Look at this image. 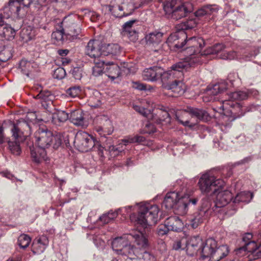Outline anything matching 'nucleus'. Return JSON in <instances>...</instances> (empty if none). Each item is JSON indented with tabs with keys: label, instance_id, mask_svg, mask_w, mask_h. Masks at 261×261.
I'll return each instance as SVG.
<instances>
[{
	"label": "nucleus",
	"instance_id": "obj_1",
	"mask_svg": "<svg viewBox=\"0 0 261 261\" xmlns=\"http://www.w3.org/2000/svg\"><path fill=\"white\" fill-rule=\"evenodd\" d=\"M249 92L244 91H239L231 93L229 95V99L223 101L220 106L214 109L216 111L225 110L229 112L231 116L229 117L225 114L221 115L220 123L222 125L229 127L230 122L237 118L245 115L246 112L252 111L255 109L254 105L249 106H243L237 100H243L248 98Z\"/></svg>",
	"mask_w": 261,
	"mask_h": 261
},
{
	"label": "nucleus",
	"instance_id": "obj_2",
	"mask_svg": "<svg viewBox=\"0 0 261 261\" xmlns=\"http://www.w3.org/2000/svg\"><path fill=\"white\" fill-rule=\"evenodd\" d=\"M166 43L172 50H185L188 58H194L197 53H200L201 48L204 45V41L201 37H193L188 38L187 35L184 31H178L171 34L168 38Z\"/></svg>",
	"mask_w": 261,
	"mask_h": 261
},
{
	"label": "nucleus",
	"instance_id": "obj_3",
	"mask_svg": "<svg viewBox=\"0 0 261 261\" xmlns=\"http://www.w3.org/2000/svg\"><path fill=\"white\" fill-rule=\"evenodd\" d=\"M139 204L138 214H130V220L139 224L144 228H147L148 226L155 224L158 220V206L147 202H141Z\"/></svg>",
	"mask_w": 261,
	"mask_h": 261
},
{
	"label": "nucleus",
	"instance_id": "obj_4",
	"mask_svg": "<svg viewBox=\"0 0 261 261\" xmlns=\"http://www.w3.org/2000/svg\"><path fill=\"white\" fill-rule=\"evenodd\" d=\"M228 252L227 245H223L218 247L216 240L209 238L204 242L199 254L203 259L208 258L211 261H219L225 257Z\"/></svg>",
	"mask_w": 261,
	"mask_h": 261
},
{
	"label": "nucleus",
	"instance_id": "obj_5",
	"mask_svg": "<svg viewBox=\"0 0 261 261\" xmlns=\"http://www.w3.org/2000/svg\"><path fill=\"white\" fill-rule=\"evenodd\" d=\"M201 61L197 58H188L187 60H183L179 62L171 67V70L164 72L162 68L161 75L160 76V79L161 80L162 83V87L165 88L170 83H171L175 78V75L177 72L180 74L184 70H188L192 67L195 66L196 63L201 62Z\"/></svg>",
	"mask_w": 261,
	"mask_h": 261
},
{
	"label": "nucleus",
	"instance_id": "obj_6",
	"mask_svg": "<svg viewBox=\"0 0 261 261\" xmlns=\"http://www.w3.org/2000/svg\"><path fill=\"white\" fill-rule=\"evenodd\" d=\"M134 239L135 242L139 248H147L148 247V240L143 232L140 230H135L130 233L127 238L125 237L115 238L111 244L113 250L117 254H120L122 251L121 250L129 244L128 239Z\"/></svg>",
	"mask_w": 261,
	"mask_h": 261
},
{
	"label": "nucleus",
	"instance_id": "obj_7",
	"mask_svg": "<svg viewBox=\"0 0 261 261\" xmlns=\"http://www.w3.org/2000/svg\"><path fill=\"white\" fill-rule=\"evenodd\" d=\"M36 143L38 146L45 150L50 146L57 149L62 144L60 136H54L51 132L47 128L39 127L34 133Z\"/></svg>",
	"mask_w": 261,
	"mask_h": 261
},
{
	"label": "nucleus",
	"instance_id": "obj_8",
	"mask_svg": "<svg viewBox=\"0 0 261 261\" xmlns=\"http://www.w3.org/2000/svg\"><path fill=\"white\" fill-rule=\"evenodd\" d=\"M198 184L201 193L208 194L212 192L214 195L225 185V182L221 179H216L210 173H205L201 175Z\"/></svg>",
	"mask_w": 261,
	"mask_h": 261
},
{
	"label": "nucleus",
	"instance_id": "obj_9",
	"mask_svg": "<svg viewBox=\"0 0 261 261\" xmlns=\"http://www.w3.org/2000/svg\"><path fill=\"white\" fill-rule=\"evenodd\" d=\"M63 28L65 35L69 39L76 38L81 31V24L77 16L65 18L58 25Z\"/></svg>",
	"mask_w": 261,
	"mask_h": 261
},
{
	"label": "nucleus",
	"instance_id": "obj_10",
	"mask_svg": "<svg viewBox=\"0 0 261 261\" xmlns=\"http://www.w3.org/2000/svg\"><path fill=\"white\" fill-rule=\"evenodd\" d=\"M95 130L101 136L110 135L114 131V127L111 120L109 117L105 115L96 116L94 120Z\"/></svg>",
	"mask_w": 261,
	"mask_h": 261
},
{
	"label": "nucleus",
	"instance_id": "obj_11",
	"mask_svg": "<svg viewBox=\"0 0 261 261\" xmlns=\"http://www.w3.org/2000/svg\"><path fill=\"white\" fill-rule=\"evenodd\" d=\"M74 145L82 152H87L95 146V139L86 132H79L74 141Z\"/></svg>",
	"mask_w": 261,
	"mask_h": 261
},
{
	"label": "nucleus",
	"instance_id": "obj_12",
	"mask_svg": "<svg viewBox=\"0 0 261 261\" xmlns=\"http://www.w3.org/2000/svg\"><path fill=\"white\" fill-rule=\"evenodd\" d=\"M228 83H218L207 87L204 96V101L205 102L214 101L216 99L215 96L223 92L228 88Z\"/></svg>",
	"mask_w": 261,
	"mask_h": 261
},
{
	"label": "nucleus",
	"instance_id": "obj_13",
	"mask_svg": "<svg viewBox=\"0 0 261 261\" xmlns=\"http://www.w3.org/2000/svg\"><path fill=\"white\" fill-rule=\"evenodd\" d=\"M136 20H131L124 23L121 31V34L124 37H126L130 41L136 42L138 40L139 31L136 27Z\"/></svg>",
	"mask_w": 261,
	"mask_h": 261
},
{
	"label": "nucleus",
	"instance_id": "obj_14",
	"mask_svg": "<svg viewBox=\"0 0 261 261\" xmlns=\"http://www.w3.org/2000/svg\"><path fill=\"white\" fill-rule=\"evenodd\" d=\"M103 43L99 40H90L85 48V54L94 60L102 56Z\"/></svg>",
	"mask_w": 261,
	"mask_h": 261
},
{
	"label": "nucleus",
	"instance_id": "obj_15",
	"mask_svg": "<svg viewBox=\"0 0 261 261\" xmlns=\"http://www.w3.org/2000/svg\"><path fill=\"white\" fill-rule=\"evenodd\" d=\"M204 241L199 236H193L186 241V252L188 255L193 256L200 252Z\"/></svg>",
	"mask_w": 261,
	"mask_h": 261
},
{
	"label": "nucleus",
	"instance_id": "obj_16",
	"mask_svg": "<svg viewBox=\"0 0 261 261\" xmlns=\"http://www.w3.org/2000/svg\"><path fill=\"white\" fill-rule=\"evenodd\" d=\"M192 10L193 8L191 4L184 3L175 6L171 10V12L168 13L166 15L169 17L177 20L186 17L188 14L192 11Z\"/></svg>",
	"mask_w": 261,
	"mask_h": 261
},
{
	"label": "nucleus",
	"instance_id": "obj_17",
	"mask_svg": "<svg viewBox=\"0 0 261 261\" xmlns=\"http://www.w3.org/2000/svg\"><path fill=\"white\" fill-rule=\"evenodd\" d=\"M218 9V7L216 5H205L198 9L194 14L197 18L204 17L205 21H209Z\"/></svg>",
	"mask_w": 261,
	"mask_h": 261
},
{
	"label": "nucleus",
	"instance_id": "obj_18",
	"mask_svg": "<svg viewBox=\"0 0 261 261\" xmlns=\"http://www.w3.org/2000/svg\"><path fill=\"white\" fill-rule=\"evenodd\" d=\"M121 5H118L119 11H123V15L126 16L130 15L134 11L141 7L142 3L138 4L134 2V0H116Z\"/></svg>",
	"mask_w": 261,
	"mask_h": 261
},
{
	"label": "nucleus",
	"instance_id": "obj_19",
	"mask_svg": "<svg viewBox=\"0 0 261 261\" xmlns=\"http://www.w3.org/2000/svg\"><path fill=\"white\" fill-rule=\"evenodd\" d=\"M216 199L215 206L221 207L226 206L232 200V193L228 190L220 191V189L216 194Z\"/></svg>",
	"mask_w": 261,
	"mask_h": 261
},
{
	"label": "nucleus",
	"instance_id": "obj_20",
	"mask_svg": "<svg viewBox=\"0 0 261 261\" xmlns=\"http://www.w3.org/2000/svg\"><path fill=\"white\" fill-rule=\"evenodd\" d=\"M84 113L79 110L73 111L69 115V120L74 125L85 128L88 123L84 117Z\"/></svg>",
	"mask_w": 261,
	"mask_h": 261
},
{
	"label": "nucleus",
	"instance_id": "obj_21",
	"mask_svg": "<svg viewBox=\"0 0 261 261\" xmlns=\"http://www.w3.org/2000/svg\"><path fill=\"white\" fill-rule=\"evenodd\" d=\"M48 245V240L46 236L42 235L34 241L32 245V250L34 253H42Z\"/></svg>",
	"mask_w": 261,
	"mask_h": 261
},
{
	"label": "nucleus",
	"instance_id": "obj_22",
	"mask_svg": "<svg viewBox=\"0 0 261 261\" xmlns=\"http://www.w3.org/2000/svg\"><path fill=\"white\" fill-rule=\"evenodd\" d=\"M182 191L181 192H171L168 193L163 201L162 206H164L166 209L170 210L174 208L175 205L180 198L179 195L181 194Z\"/></svg>",
	"mask_w": 261,
	"mask_h": 261
},
{
	"label": "nucleus",
	"instance_id": "obj_23",
	"mask_svg": "<svg viewBox=\"0 0 261 261\" xmlns=\"http://www.w3.org/2000/svg\"><path fill=\"white\" fill-rule=\"evenodd\" d=\"M225 48V46L223 44L218 43L212 46L207 48L203 52L201 53V49L200 53H197L195 55L196 57H199L201 62L198 63H196L195 66L198 64H202L203 62V58L209 55L218 54L222 51Z\"/></svg>",
	"mask_w": 261,
	"mask_h": 261
},
{
	"label": "nucleus",
	"instance_id": "obj_24",
	"mask_svg": "<svg viewBox=\"0 0 261 261\" xmlns=\"http://www.w3.org/2000/svg\"><path fill=\"white\" fill-rule=\"evenodd\" d=\"M112 141V139L111 138L107 139L106 142L108 146L106 147L107 148H106L105 150L109 151L111 158H114L119 155L124 150L125 148L124 146L125 145L124 144V143L122 142V143H119L117 145L114 146L111 145Z\"/></svg>",
	"mask_w": 261,
	"mask_h": 261
},
{
	"label": "nucleus",
	"instance_id": "obj_25",
	"mask_svg": "<svg viewBox=\"0 0 261 261\" xmlns=\"http://www.w3.org/2000/svg\"><path fill=\"white\" fill-rule=\"evenodd\" d=\"M146 248H139L138 246V247H134L129 243L126 247L121 250L122 251L120 254L126 256L127 257V258L125 259L126 261H128V259L132 260H136L138 259V257H140L138 255L139 251H141V249Z\"/></svg>",
	"mask_w": 261,
	"mask_h": 261
},
{
	"label": "nucleus",
	"instance_id": "obj_26",
	"mask_svg": "<svg viewBox=\"0 0 261 261\" xmlns=\"http://www.w3.org/2000/svg\"><path fill=\"white\" fill-rule=\"evenodd\" d=\"M30 152L31 158L34 162L36 163H40L43 161H46L47 156L46 151L44 149L39 147L30 146Z\"/></svg>",
	"mask_w": 261,
	"mask_h": 261
},
{
	"label": "nucleus",
	"instance_id": "obj_27",
	"mask_svg": "<svg viewBox=\"0 0 261 261\" xmlns=\"http://www.w3.org/2000/svg\"><path fill=\"white\" fill-rule=\"evenodd\" d=\"M162 68L154 66L145 69L143 72L144 80L150 81H155L160 79L161 75Z\"/></svg>",
	"mask_w": 261,
	"mask_h": 261
},
{
	"label": "nucleus",
	"instance_id": "obj_28",
	"mask_svg": "<svg viewBox=\"0 0 261 261\" xmlns=\"http://www.w3.org/2000/svg\"><path fill=\"white\" fill-rule=\"evenodd\" d=\"M105 72L108 76L113 81L119 77L121 75L119 66L113 62H106Z\"/></svg>",
	"mask_w": 261,
	"mask_h": 261
},
{
	"label": "nucleus",
	"instance_id": "obj_29",
	"mask_svg": "<svg viewBox=\"0 0 261 261\" xmlns=\"http://www.w3.org/2000/svg\"><path fill=\"white\" fill-rule=\"evenodd\" d=\"M165 221L169 230L180 232L184 228V223L178 217H170Z\"/></svg>",
	"mask_w": 261,
	"mask_h": 261
},
{
	"label": "nucleus",
	"instance_id": "obj_30",
	"mask_svg": "<svg viewBox=\"0 0 261 261\" xmlns=\"http://www.w3.org/2000/svg\"><path fill=\"white\" fill-rule=\"evenodd\" d=\"M28 2L27 3L24 0H10L8 6L10 10L14 14V16L19 17V11L21 8V5L25 7H29L32 3V0H27Z\"/></svg>",
	"mask_w": 261,
	"mask_h": 261
},
{
	"label": "nucleus",
	"instance_id": "obj_31",
	"mask_svg": "<svg viewBox=\"0 0 261 261\" xmlns=\"http://www.w3.org/2000/svg\"><path fill=\"white\" fill-rule=\"evenodd\" d=\"M15 31L4 21L0 19V36L7 40H12L15 36Z\"/></svg>",
	"mask_w": 261,
	"mask_h": 261
},
{
	"label": "nucleus",
	"instance_id": "obj_32",
	"mask_svg": "<svg viewBox=\"0 0 261 261\" xmlns=\"http://www.w3.org/2000/svg\"><path fill=\"white\" fill-rule=\"evenodd\" d=\"M165 89L171 90L174 93L180 95L184 93L186 86L181 81L174 79Z\"/></svg>",
	"mask_w": 261,
	"mask_h": 261
},
{
	"label": "nucleus",
	"instance_id": "obj_33",
	"mask_svg": "<svg viewBox=\"0 0 261 261\" xmlns=\"http://www.w3.org/2000/svg\"><path fill=\"white\" fill-rule=\"evenodd\" d=\"M180 198H178V201L175 205L174 209L176 211V213L180 215H184L186 214L188 211L189 205L188 201L185 200V197L184 196V193L179 195Z\"/></svg>",
	"mask_w": 261,
	"mask_h": 261
},
{
	"label": "nucleus",
	"instance_id": "obj_34",
	"mask_svg": "<svg viewBox=\"0 0 261 261\" xmlns=\"http://www.w3.org/2000/svg\"><path fill=\"white\" fill-rule=\"evenodd\" d=\"M121 48L117 44L103 43L102 56H107L110 55L118 56L120 54Z\"/></svg>",
	"mask_w": 261,
	"mask_h": 261
},
{
	"label": "nucleus",
	"instance_id": "obj_35",
	"mask_svg": "<svg viewBox=\"0 0 261 261\" xmlns=\"http://www.w3.org/2000/svg\"><path fill=\"white\" fill-rule=\"evenodd\" d=\"M257 245L256 242L253 241L252 242H249L246 243V245H244L242 247L238 248L236 250L237 254H240L242 251H247L250 254L248 255L249 260H253L254 255L255 254V250L256 249Z\"/></svg>",
	"mask_w": 261,
	"mask_h": 261
},
{
	"label": "nucleus",
	"instance_id": "obj_36",
	"mask_svg": "<svg viewBox=\"0 0 261 261\" xmlns=\"http://www.w3.org/2000/svg\"><path fill=\"white\" fill-rule=\"evenodd\" d=\"M206 210H200L196 213L193 218L190 221V225L193 228H196L200 224L202 223L206 218Z\"/></svg>",
	"mask_w": 261,
	"mask_h": 261
},
{
	"label": "nucleus",
	"instance_id": "obj_37",
	"mask_svg": "<svg viewBox=\"0 0 261 261\" xmlns=\"http://www.w3.org/2000/svg\"><path fill=\"white\" fill-rule=\"evenodd\" d=\"M69 115L64 111H57L52 115V122L56 125H60L61 123L69 119Z\"/></svg>",
	"mask_w": 261,
	"mask_h": 261
},
{
	"label": "nucleus",
	"instance_id": "obj_38",
	"mask_svg": "<svg viewBox=\"0 0 261 261\" xmlns=\"http://www.w3.org/2000/svg\"><path fill=\"white\" fill-rule=\"evenodd\" d=\"M163 33L155 31L149 33L145 37V41L147 44H154L159 43L162 39Z\"/></svg>",
	"mask_w": 261,
	"mask_h": 261
},
{
	"label": "nucleus",
	"instance_id": "obj_39",
	"mask_svg": "<svg viewBox=\"0 0 261 261\" xmlns=\"http://www.w3.org/2000/svg\"><path fill=\"white\" fill-rule=\"evenodd\" d=\"M197 22L195 18H192L186 21L182 22L176 25L177 30L178 31H185L195 28Z\"/></svg>",
	"mask_w": 261,
	"mask_h": 261
},
{
	"label": "nucleus",
	"instance_id": "obj_40",
	"mask_svg": "<svg viewBox=\"0 0 261 261\" xmlns=\"http://www.w3.org/2000/svg\"><path fill=\"white\" fill-rule=\"evenodd\" d=\"M20 36L24 42H28L34 39L36 36L35 31L31 27H28L22 29Z\"/></svg>",
	"mask_w": 261,
	"mask_h": 261
},
{
	"label": "nucleus",
	"instance_id": "obj_41",
	"mask_svg": "<svg viewBox=\"0 0 261 261\" xmlns=\"http://www.w3.org/2000/svg\"><path fill=\"white\" fill-rule=\"evenodd\" d=\"M253 196V194L250 192H241L236 195L233 202L234 203L244 202L247 203L251 201Z\"/></svg>",
	"mask_w": 261,
	"mask_h": 261
},
{
	"label": "nucleus",
	"instance_id": "obj_42",
	"mask_svg": "<svg viewBox=\"0 0 261 261\" xmlns=\"http://www.w3.org/2000/svg\"><path fill=\"white\" fill-rule=\"evenodd\" d=\"M189 113L193 117H195L199 120H203L207 116V113L202 109L193 107L188 108Z\"/></svg>",
	"mask_w": 261,
	"mask_h": 261
},
{
	"label": "nucleus",
	"instance_id": "obj_43",
	"mask_svg": "<svg viewBox=\"0 0 261 261\" xmlns=\"http://www.w3.org/2000/svg\"><path fill=\"white\" fill-rule=\"evenodd\" d=\"M118 5H121L120 3H118L116 0L111 1L109 5L106 6V8L111 12L114 16L116 17H122L124 16L122 11H119L118 10Z\"/></svg>",
	"mask_w": 261,
	"mask_h": 261
},
{
	"label": "nucleus",
	"instance_id": "obj_44",
	"mask_svg": "<svg viewBox=\"0 0 261 261\" xmlns=\"http://www.w3.org/2000/svg\"><path fill=\"white\" fill-rule=\"evenodd\" d=\"M162 3L164 11L167 14L169 12H171V10L178 5L179 0H160Z\"/></svg>",
	"mask_w": 261,
	"mask_h": 261
},
{
	"label": "nucleus",
	"instance_id": "obj_45",
	"mask_svg": "<svg viewBox=\"0 0 261 261\" xmlns=\"http://www.w3.org/2000/svg\"><path fill=\"white\" fill-rule=\"evenodd\" d=\"M258 53V49L254 48L253 50L250 51L249 53L245 51L242 55L240 56V57H238L237 55L236 52H233L232 54L237 56L236 58L240 61H247L250 60L252 57L256 56Z\"/></svg>",
	"mask_w": 261,
	"mask_h": 261
},
{
	"label": "nucleus",
	"instance_id": "obj_46",
	"mask_svg": "<svg viewBox=\"0 0 261 261\" xmlns=\"http://www.w3.org/2000/svg\"><path fill=\"white\" fill-rule=\"evenodd\" d=\"M8 148L11 153L13 155H19L21 152L19 141H8Z\"/></svg>",
	"mask_w": 261,
	"mask_h": 261
},
{
	"label": "nucleus",
	"instance_id": "obj_47",
	"mask_svg": "<svg viewBox=\"0 0 261 261\" xmlns=\"http://www.w3.org/2000/svg\"><path fill=\"white\" fill-rule=\"evenodd\" d=\"M98 61V62H96V60H94L95 66L93 67L92 70V74L95 76L101 75L103 73V70L105 69L106 62L99 60Z\"/></svg>",
	"mask_w": 261,
	"mask_h": 261
},
{
	"label": "nucleus",
	"instance_id": "obj_48",
	"mask_svg": "<svg viewBox=\"0 0 261 261\" xmlns=\"http://www.w3.org/2000/svg\"><path fill=\"white\" fill-rule=\"evenodd\" d=\"M19 68L23 74L29 76L32 68V63L25 60H21L19 62Z\"/></svg>",
	"mask_w": 261,
	"mask_h": 261
},
{
	"label": "nucleus",
	"instance_id": "obj_49",
	"mask_svg": "<svg viewBox=\"0 0 261 261\" xmlns=\"http://www.w3.org/2000/svg\"><path fill=\"white\" fill-rule=\"evenodd\" d=\"M31 241V238L27 234H22L18 238V244L23 249L27 248Z\"/></svg>",
	"mask_w": 261,
	"mask_h": 261
},
{
	"label": "nucleus",
	"instance_id": "obj_50",
	"mask_svg": "<svg viewBox=\"0 0 261 261\" xmlns=\"http://www.w3.org/2000/svg\"><path fill=\"white\" fill-rule=\"evenodd\" d=\"M145 249H141L139 251V255L140 257H138L139 261H156L154 256L152 255L150 252L144 250Z\"/></svg>",
	"mask_w": 261,
	"mask_h": 261
},
{
	"label": "nucleus",
	"instance_id": "obj_51",
	"mask_svg": "<svg viewBox=\"0 0 261 261\" xmlns=\"http://www.w3.org/2000/svg\"><path fill=\"white\" fill-rule=\"evenodd\" d=\"M11 49L10 48L4 46L0 50V60L3 62H6L12 57Z\"/></svg>",
	"mask_w": 261,
	"mask_h": 261
},
{
	"label": "nucleus",
	"instance_id": "obj_52",
	"mask_svg": "<svg viewBox=\"0 0 261 261\" xmlns=\"http://www.w3.org/2000/svg\"><path fill=\"white\" fill-rule=\"evenodd\" d=\"M145 140V138L142 136H135L132 137H129L127 139L122 140L123 143L125 145L129 143H143Z\"/></svg>",
	"mask_w": 261,
	"mask_h": 261
},
{
	"label": "nucleus",
	"instance_id": "obj_53",
	"mask_svg": "<svg viewBox=\"0 0 261 261\" xmlns=\"http://www.w3.org/2000/svg\"><path fill=\"white\" fill-rule=\"evenodd\" d=\"M34 23L39 29H42L44 31H46L48 29V23L46 22V19L45 17H42L41 18H36L34 20Z\"/></svg>",
	"mask_w": 261,
	"mask_h": 261
},
{
	"label": "nucleus",
	"instance_id": "obj_54",
	"mask_svg": "<svg viewBox=\"0 0 261 261\" xmlns=\"http://www.w3.org/2000/svg\"><path fill=\"white\" fill-rule=\"evenodd\" d=\"M12 137L15 140L19 141V139L22 140L23 133L19 129L17 126L14 124L11 128Z\"/></svg>",
	"mask_w": 261,
	"mask_h": 261
},
{
	"label": "nucleus",
	"instance_id": "obj_55",
	"mask_svg": "<svg viewBox=\"0 0 261 261\" xmlns=\"http://www.w3.org/2000/svg\"><path fill=\"white\" fill-rule=\"evenodd\" d=\"M186 241L187 239L184 238L175 240L172 245L173 249L176 250L185 249L186 247Z\"/></svg>",
	"mask_w": 261,
	"mask_h": 261
},
{
	"label": "nucleus",
	"instance_id": "obj_56",
	"mask_svg": "<svg viewBox=\"0 0 261 261\" xmlns=\"http://www.w3.org/2000/svg\"><path fill=\"white\" fill-rule=\"evenodd\" d=\"M81 92V89L79 86H72L66 90V94L71 97H75L77 96Z\"/></svg>",
	"mask_w": 261,
	"mask_h": 261
},
{
	"label": "nucleus",
	"instance_id": "obj_57",
	"mask_svg": "<svg viewBox=\"0 0 261 261\" xmlns=\"http://www.w3.org/2000/svg\"><path fill=\"white\" fill-rule=\"evenodd\" d=\"M161 117L159 118V121H157L158 123H161L162 122H165L166 123L170 122L171 116L169 112L163 111L161 115Z\"/></svg>",
	"mask_w": 261,
	"mask_h": 261
},
{
	"label": "nucleus",
	"instance_id": "obj_58",
	"mask_svg": "<svg viewBox=\"0 0 261 261\" xmlns=\"http://www.w3.org/2000/svg\"><path fill=\"white\" fill-rule=\"evenodd\" d=\"M65 70L62 67H58L54 70V77L58 80L63 79L66 75Z\"/></svg>",
	"mask_w": 261,
	"mask_h": 261
},
{
	"label": "nucleus",
	"instance_id": "obj_59",
	"mask_svg": "<svg viewBox=\"0 0 261 261\" xmlns=\"http://www.w3.org/2000/svg\"><path fill=\"white\" fill-rule=\"evenodd\" d=\"M212 206L211 201L208 197H205L201 201V209L206 210V213L210 211V208Z\"/></svg>",
	"mask_w": 261,
	"mask_h": 261
},
{
	"label": "nucleus",
	"instance_id": "obj_60",
	"mask_svg": "<svg viewBox=\"0 0 261 261\" xmlns=\"http://www.w3.org/2000/svg\"><path fill=\"white\" fill-rule=\"evenodd\" d=\"M59 28L57 29V30L53 32L51 35L52 38L55 39L57 41L62 40L63 38V35H65L64 31H63V28Z\"/></svg>",
	"mask_w": 261,
	"mask_h": 261
},
{
	"label": "nucleus",
	"instance_id": "obj_61",
	"mask_svg": "<svg viewBox=\"0 0 261 261\" xmlns=\"http://www.w3.org/2000/svg\"><path fill=\"white\" fill-rule=\"evenodd\" d=\"M70 72L75 80H80L82 77V70L79 67L72 68Z\"/></svg>",
	"mask_w": 261,
	"mask_h": 261
},
{
	"label": "nucleus",
	"instance_id": "obj_62",
	"mask_svg": "<svg viewBox=\"0 0 261 261\" xmlns=\"http://www.w3.org/2000/svg\"><path fill=\"white\" fill-rule=\"evenodd\" d=\"M169 231V229L168 227L166 226L165 222H164V224L160 225L157 229V232L159 236H162L167 234Z\"/></svg>",
	"mask_w": 261,
	"mask_h": 261
},
{
	"label": "nucleus",
	"instance_id": "obj_63",
	"mask_svg": "<svg viewBox=\"0 0 261 261\" xmlns=\"http://www.w3.org/2000/svg\"><path fill=\"white\" fill-rule=\"evenodd\" d=\"M1 15H2L3 17L4 18H9L10 17L14 16V14L11 11L8 5L4 7L3 12L1 13Z\"/></svg>",
	"mask_w": 261,
	"mask_h": 261
},
{
	"label": "nucleus",
	"instance_id": "obj_64",
	"mask_svg": "<svg viewBox=\"0 0 261 261\" xmlns=\"http://www.w3.org/2000/svg\"><path fill=\"white\" fill-rule=\"evenodd\" d=\"M133 108L136 112H138L144 117H146L148 114V110L142 107L134 105L133 106Z\"/></svg>",
	"mask_w": 261,
	"mask_h": 261
}]
</instances>
